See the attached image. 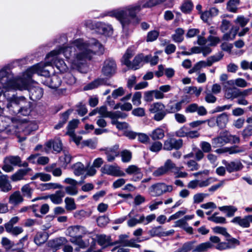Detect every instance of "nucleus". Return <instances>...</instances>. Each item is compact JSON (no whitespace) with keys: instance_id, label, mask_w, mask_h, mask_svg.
Masks as SVG:
<instances>
[{"instance_id":"4c0bfd02","label":"nucleus","mask_w":252,"mask_h":252,"mask_svg":"<svg viewBox=\"0 0 252 252\" xmlns=\"http://www.w3.org/2000/svg\"><path fill=\"white\" fill-rule=\"evenodd\" d=\"M239 30L238 27H232L228 32L225 33L222 36V39L224 40H233L235 38L236 35Z\"/></svg>"},{"instance_id":"7c9ffc66","label":"nucleus","mask_w":252,"mask_h":252,"mask_svg":"<svg viewBox=\"0 0 252 252\" xmlns=\"http://www.w3.org/2000/svg\"><path fill=\"white\" fill-rule=\"evenodd\" d=\"M11 81V75L6 69H3L0 70V83L3 87L6 89H8L9 85H8Z\"/></svg>"},{"instance_id":"423d86ee","label":"nucleus","mask_w":252,"mask_h":252,"mask_svg":"<svg viewBox=\"0 0 252 252\" xmlns=\"http://www.w3.org/2000/svg\"><path fill=\"white\" fill-rule=\"evenodd\" d=\"M34 74L47 76L49 74V69L46 68L44 63H40L28 68L23 75L31 83L32 77Z\"/></svg>"},{"instance_id":"bb28decb","label":"nucleus","mask_w":252,"mask_h":252,"mask_svg":"<svg viewBox=\"0 0 252 252\" xmlns=\"http://www.w3.org/2000/svg\"><path fill=\"white\" fill-rule=\"evenodd\" d=\"M0 189L4 192H7L12 189V186L9 182L7 175H0Z\"/></svg>"},{"instance_id":"b1692460","label":"nucleus","mask_w":252,"mask_h":252,"mask_svg":"<svg viewBox=\"0 0 252 252\" xmlns=\"http://www.w3.org/2000/svg\"><path fill=\"white\" fill-rule=\"evenodd\" d=\"M47 149L46 151L49 150L53 147L54 151L59 153L63 149V144L59 138L54 139L53 141L50 140L47 142L45 144Z\"/></svg>"},{"instance_id":"393cba45","label":"nucleus","mask_w":252,"mask_h":252,"mask_svg":"<svg viewBox=\"0 0 252 252\" xmlns=\"http://www.w3.org/2000/svg\"><path fill=\"white\" fill-rule=\"evenodd\" d=\"M1 244L3 248L8 252H14L17 250V244L7 237L1 238Z\"/></svg>"},{"instance_id":"4be33fe9","label":"nucleus","mask_w":252,"mask_h":252,"mask_svg":"<svg viewBox=\"0 0 252 252\" xmlns=\"http://www.w3.org/2000/svg\"><path fill=\"white\" fill-rule=\"evenodd\" d=\"M127 237L128 236L126 235H120L119 240L117 241H115L114 243V245L120 244L122 246L125 247H131L133 248L140 247V245L136 244L134 242V240L132 239L130 240H127L126 239L127 238Z\"/></svg>"},{"instance_id":"39448f33","label":"nucleus","mask_w":252,"mask_h":252,"mask_svg":"<svg viewBox=\"0 0 252 252\" xmlns=\"http://www.w3.org/2000/svg\"><path fill=\"white\" fill-rule=\"evenodd\" d=\"M59 55V50H53L47 55L46 61L44 63L45 67L50 66L54 64L61 72H66L68 70V67L63 60L58 58Z\"/></svg>"},{"instance_id":"a211bd4d","label":"nucleus","mask_w":252,"mask_h":252,"mask_svg":"<svg viewBox=\"0 0 252 252\" xmlns=\"http://www.w3.org/2000/svg\"><path fill=\"white\" fill-rule=\"evenodd\" d=\"M119 145L116 144L111 148H106L105 149H101L100 151H104V153L106 156L107 160L108 162L113 161L116 157L119 155L118 150Z\"/></svg>"},{"instance_id":"e2e57ef3","label":"nucleus","mask_w":252,"mask_h":252,"mask_svg":"<svg viewBox=\"0 0 252 252\" xmlns=\"http://www.w3.org/2000/svg\"><path fill=\"white\" fill-rule=\"evenodd\" d=\"M190 171H196L199 169L200 166L194 160H189L185 163Z\"/></svg>"},{"instance_id":"6e6552de","label":"nucleus","mask_w":252,"mask_h":252,"mask_svg":"<svg viewBox=\"0 0 252 252\" xmlns=\"http://www.w3.org/2000/svg\"><path fill=\"white\" fill-rule=\"evenodd\" d=\"M21 162V159L18 156H6L3 159L1 168L5 172H11L14 170V166H20Z\"/></svg>"},{"instance_id":"f8f14e48","label":"nucleus","mask_w":252,"mask_h":252,"mask_svg":"<svg viewBox=\"0 0 252 252\" xmlns=\"http://www.w3.org/2000/svg\"><path fill=\"white\" fill-rule=\"evenodd\" d=\"M224 90V96L227 99H233L240 96V90L234 87V86H230L227 84V81L222 83Z\"/></svg>"},{"instance_id":"f03ea898","label":"nucleus","mask_w":252,"mask_h":252,"mask_svg":"<svg viewBox=\"0 0 252 252\" xmlns=\"http://www.w3.org/2000/svg\"><path fill=\"white\" fill-rule=\"evenodd\" d=\"M154 0H141L137 3L114 9L108 12L107 15L116 18L123 28L127 27L137 20V13L143 8L156 6Z\"/></svg>"},{"instance_id":"052dcab7","label":"nucleus","mask_w":252,"mask_h":252,"mask_svg":"<svg viewBox=\"0 0 252 252\" xmlns=\"http://www.w3.org/2000/svg\"><path fill=\"white\" fill-rule=\"evenodd\" d=\"M120 155L122 157V160L124 162H129L131 159L132 154L127 150H123L120 153Z\"/></svg>"},{"instance_id":"c85d7f7f","label":"nucleus","mask_w":252,"mask_h":252,"mask_svg":"<svg viewBox=\"0 0 252 252\" xmlns=\"http://www.w3.org/2000/svg\"><path fill=\"white\" fill-rule=\"evenodd\" d=\"M24 198L19 191H15L9 197L8 202L13 205H17L22 203Z\"/></svg>"},{"instance_id":"680f3d73","label":"nucleus","mask_w":252,"mask_h":252,"mask_svg":"<svg viewBox=\"0 0 252 252\" xmlns=\"http://www.w3.org/2000/svg\"><path fill=\"white\" fill-rule=\"evenodd\" d=\"M78 123L79 121L77 120H73L69 122L67 133L72 136L74 134V129L77 126Z\"/></svg>"},{"instance_id":"f257e3e1","label":"nucleus","mask_w":252,"mask_h":252,"mask_svg":"<svg viewBox=\"0 0 252 252\" xmlns=\"http://www.w3.org/2000/svg\"><path fill=\"white\" fill-rule=\"evenodd\" d=\"M55 50H59L60 55H64L72 68L77 69L87 61L92 60L95 56L102 54L104 49L102 45L94 38L88 40L79 38L73 41L71 46L59 47Z\"/></svg>"},{"instance_id":"3c124183","label":"nucleus","mask_w":252,"mask_h":252,"mask_svg":"<svg viewBox=\"0 0 252 252\" xmlns=\"http://www.w3.org/2000/svg\"><path fill=\"white\" fill-rule=\"evenodd\" d=\"M73 169L74 174L77 176L83 174L85 171V166L81 162H77L74 164Z\"/></svg>"},{"instance_id":"72a5a7b5","label":"nucleus","mask_w":252,"mask_h":252,"mask_svg":"<svg viewBox=\"0 0 252 252\" xmlns=\"http://www.w3.org/2000/svg\"><path fill=\"white\" fill-rule=\"evenodd\" d=\"M217 126L220 128H224L228 122V116L225 113L220 114L216 119Z\"/></svg>"},{"instance_id":"864d4df0","label":"nucleus","mask_w":252,"mask_h":252,"mask_svg":"<svg viewBox=\"0 0 252 252\" xmlns=\"http://www.w3.org/2000/svg\"><path fill=\"white\" fill-rule=\"evenodd\" d=\"M159 60L158 57L155 55L152 56L151 55L145 56V63H150L151 65H155L158 64Z\"/></svg>"},{"instance_id":"09e8293b","label":"nucleus","mask_w":252,"mask_h":252,"mask_svg":"<svg viewBox=\"0 0 252 252\" xmlns=\"http://www.w3.org/2000/svg\"><path fill=\"white\" fill-rule=\"evenodd\" d=\"M47 235L45 233L38 232L34 237V242L37 245L44 243L47 240Z\"/></svg>"},{"instance_id":"1a4fd4ad","label":"nucleus","mask_w":252,"mask_h":252,"mask_svg":"<svg viewBox=\"0 0 252 252\" xmlns=\"http://www.w3.org/2000/svg\"><path fill=\"white\" fill-rule=\"evenodd\" d=\"M178 169L176 164L170 159L165 160L162 166L158 168L153 172L154 177H160L168 174L169 172Z\"/></svg>"},{"instance_id":"c9c22d12","label":"nucleus","mask_w":252,"mask_h":252,"mask_svg":"<svg viewBox=\"0 0 252 252\" xmlns=\"http://www.w3.org/2000/svg\"><path fill=\"white\" fill-rule=\"evenodd\" d=\"M106 81L103 79H97L84 87L85 90H89L95 89L99 86L106 85Z\"/></svg>"},{"instance_id":"ea45409f","label":"nucleus","mask_w":252,"mask_h":252,"mask_svg":"<svg viewBox=\"0 0 252 252\" xmlns=\"http://www.w3.org/2000/svg\"><path fill=\"white\" fill-rule=\"evenodd\" d=\"M133 55V51L131 48L127 49L122 59V63L128 67L131 63L129 60Z\"/></svg>"},{"instance_id":"f704fd0d","label":"nucleus","mask_w":252,"mask_h":252,"mask_svg":"<svg viewBox=\"0 0 252 252\" xmlns=\"http://www.w3.org/2000/svg\"><path fill=\"white\" fill-rule=\"evenodd\" d=\"M133 211H131L128 215V216L130 219L127 221V225L129 227H133L138 223H141L144 222L145 220V217L143 215L140 216L139 219L135 218H132Z\"/></svg>"},{"instance_id":"5701e85b","label":"nucleus","mask_w":252,"mask_h":252,"mask_svg":"<svg viewBox=\"0 0 252 252\" xmlns=\"http://www.w3.org/2000/svg\"><path fill=\"white\" fill-rule=\"evenodd\" d=\"M143 63H145V56L142 54H138L134 57L128 68L133 70L138 69L143 65Z\"/></svg>"},{"instance_id":"338daca9","label":"nucleus","mask_w":252,"mask_h":252,"mask_svg":"<svg viewBox=\"0 0 252 252\" xmlns=\"http://www.w3.org/2000/svg\"><path fill=\"white\" fill-rule=\"evenodd\" d=\"M226 243L228 246H230V249L235 247L236 246L239 245V241L236 239L232 237L229 234V236H226Z\"/></svg>"},{"instance_id":"aec40b11","label":"nucleus","mask_w":252,"mask_h":252,"mask_svg":"<svg viewBox=\"0 0 252 252\" xmlns=\"http://www.w3.org/2000/svg\"><path fill=\"white\" fill-rule=\"evenodd\" d=\"M96 32L99 34H104L105 36H111L113 33L112 26L102 23L96 24Z\"/></svg>"},{"instance_id":"bf43d9fd","label":"nucleus","mask_w":252,"mask_h":252,"mask_svg":"<svg viewBox=\"0 0 252 252\" xmlns=\"http://www.w3.org/2000/svg\"><path fill=\"white\" fill-rule=\"evenodd\" d=\"M97 108V113L101 116L100 117L111 118L112 112L108 111L106 106H102Z\"/></svg>"},{"instance_id":"a18cd8bd","label":"nucleus","mask_w":252,"mask_h":252,"mask_svg":"<svg viewBox=\"0 0 252 252\" xmlns=\"http://www.w3.org/2000/svg\"><path fill=\"white\" fill-rule=\"evenodd\" d=\"M227 84L230 86H234L241 88H244L248 86V83L242 78H237L236 80H230L227 81Z\"/></svg>"},{"instance_id":"20e7f679","label":"nucleus","mask_w":252,"mask_h":252,"mask_svg":"<svg viewBox=\"0 0 252 252\" xmlns=\"http://www.w3.org/2000/svg\"><path fill=\"white\" fill-rule=\"evenodd\" d=\"M86 228L81 225H72L67 228L65 231L66 236L70 237L69 241L71 243L78 246L82 249L87 248L88 243L84 241L82 237L87 233Z\"/></svg>"},{"instance_id":"774afa93","label":"nucleus","mask_w":252,"mask_h":252,"mask_svg":"<svg viewBox=\"0 0 252 252\" xmlns=\"http://www.w3.org/2000/svg\"><path fill=\"white\" fill-rule=\"evenodd\" d=\"M159 35V32L155 30L149 32L147 35L146 41L147 42H153L156 40Z\"/></svg>"},{"instance_id":"c03bdc74","label":"nucleus","mask_w":252,"mask_h":252,"mask_svg":"<svg viewBox=\"0 0 252 252\" xmlns=\"http://www.w3.org/2000/svg\"><path fill=\"white\" fill-rule=\"evenodd\" d=\"M239 3V0H229L227 3L226 9L229 12L236 13Z\"/></svg>"},{"instance_id":"58836bf2","label":"nucleus","mask_w":252,"mask_h":252,"mask_svg":"<svg viewBox=\"0 0 252 252\" xmlns=\"http://www.w3.org/2000/svg\"><path fill=\"white\" fill-rule=\"evenodd\" d=\"M164 135V130L160 127H157L154 129L150 134V136L153 140L162 139Z\"/></svg>"},{"instance_id":"4d7b16f0","label":"nucleus","mask_w":252,"mask_h":252,"mask_svg":"<svg viewBox=\"0 0 252 252\" xmlns=\"http://www.w3.org/2000/svg\"><path fill=\"white\" fill-rule=\"evenodd\" d=\"M67 242L64 237H60L52 240L51 242V246L55 248H58Z\"/></svg>"},{"instance_id":"13d9d810","label":"nucleus","mask_w":252,"mask_h":252,"mask_svg":"<svg viewBox=\"0 0 252 252\" xmlns=\"http://www.w3.org/2000/svg\"><path fill=\"white\" fill-rule=\"evenodd\" d=\"M42 189L49 190L51 189H63V187L61 185L58 183H45L42 184Z\"/></svg>"},{"instance_id":"2f4dec72","label":"nucleus","mask_w":252,"mask_h":252,"mask_svg":"<svg viewBox=\"0 0 252 252\" xmlns=\"http://www.w3.org/2000/svg\"><path fill=\"white\" fill-rule=\"evenodd\" d=\"M231 222L243 228H248L250 226V224L248 222L246 216L243 218L239 216L235 217L231 220Z\"/></svg>"},{"instance_id":"8fccbe9b","label":"nucleus","mask_w":252,"mask_h":252,"mask_svg":"<svg viewBox=\"0 0 252 252\" xmlns=\"http://www.w3.org/2000/svg\"><path fill=\"white\" fill-rule=\"evenodd\" d=\"M65 209L67 211H72L76 208L74 200L73 198L67 197L64 199Z\"/></svg>"},{"instance_id":"f3484780","label":"nucleus","mask_w":252,"mask_h":252,"mask_svg":"<svg viewBox=\"0 0 252 252\" xmlns=\"http://www.w3.org/2000/svg\"><path fill=\"white\" fill-rule=\"evenodd\" d=\"M229 137L228 132L224 131L220 132L219 135L212 139V143L215 148L220 147L229 143Z\"/></svg>"},{"instance_id":"a19ab883","label":"nucleus","mask_w":252,"mask_h":252,"mask_svg":"<svg viewBox=\"0 0 252 252\" xmlns=\"http://www.w3.org/2000/svg\"><path fill=\"white\" fill-rule=\"evenodd\" d=\"M213 247V245L209 242L201 243L195 247L192 250L193 252H205Z\"/></svg>"},{"instance_id":"603ef678","label":"nucleus","mask_w":252,"mask_h":252,"mask_svg":"<svg viewBox=\"0 0 252 252\" xmlns=\"http://www.w3.org/2000/svg\"><path fill=\"white\" fill-rule=\"evenodd\" d=\"M5 228L7 233L15 236L22 233L24 231L22 227L20 226L8 227Z\"/></svg>"},{"instance_id":"9d476101","label":"nucleus","mask_w":252,"mask_h":252,"mask_svg":"<svg viewBox=\"0 0 252 252\" xmlns=\"http://www.w3.org/2000/svg\"><path fill=\"white\" fill-rule=\"evenodd\" d=\"M165 106L161 102H155L151 105L149 111L155 113L154 119L156 121L162 120L166 114Z\"/></svg>"},{"instance_id":"473e14b6","label":"nucleus","mask_w":252,"mask_h":252,"mask_svg":"<svg viewBox=\"0 0 252 252\" xmlns=\"http://www.w3.org/2000/svg\"><path fill=\"white\" fill-rule=\"evenodd\" d=\"M219 209L225 213L226 216L229 218L233 217L238 210L236 207L231 205L219 207Z\"/></svg>"},{"instance_id":"6e6d98bb","label":"nucleus","mask_w":252,"mask_h":252,"mask_svg":"<svg viewBox=\"0 0 252 252\" xmlns=\"http://www.w3.org/2000/svg\"><path fill=\"white\" fill-rule=\"evenodd\" d=\"M249 19L243 15H239L234 20V22L236 24H238L241 27L243 28L249 23Z\"/></svg>"},{"instance_id":"9b49d317","label":"nucleus","mask_w":252,"mask_h":252,"mask_svg":"<svg viewBox=\"0 0 252 252\" xmlns=\"http://www.w3.org/2000/svg\"><path fill=\"white\" fill-rule=\"evenodd\" d=\"M30 82L24 78V75L22 77L17 78L11 80L8 83V89H13L15 90H19L20 91L27 90Z\"/></svg>"},{"instance_id":"5fc2aeb1","label":"nucleus","mask_w":252,"mask_h":252,"mask_svg":"<svg viewBox=\"0 0 252 252\" xmlns=\"http://www.w3.org/2000/svg\"><path fill=\"white\" fill-rule=\"evenodd\" d=\"M32 191L33 190L31 188L29 184L25 185L21 188V191L23 193V195L28 198H31L32 197Z\"/></svg>"},{"instance_id":"e433bc0d","label":"nucleus","mask_w":252,"mask_h":252,"mask_svg":"<svg viewBox=\"0 0 252 252\" xmlns=\"http://www.w3.org/2000/svg\"><path fill=\"white\" fill-rule=\"evenodd\" d=\"M185 32L182 28H179L175 30V33L172 35L173 40L176 43H181L184 40Z\"/></svg>"},{"instance_id":"0eeeda50","label":"nucleus","mask_w":252,"mask_h":252,"mask_svg":"<svg viewBox=\"0 0 252 252\" xmlns=\"http://www.w3.org/2000/svg\"><path fill=\"white\" fill-rule=\"evenodd\" d=\"M173 189V187L172 185H167L164 183H158L152 185L149 188V192L151 196L157 197L166 192H171Z\"/></svg>"},{"instance_id":"37998d69","label":"nucleus","mask_w":252,"mask_h":252,"mask_svg":"<svg viewBox=\"0 0 252 252\" xmlns=\"http://www.w3.org/2000/svg\"><path fill=\"white\" fill-rule=\"evenodd\" d=\"M193 5L190 0H185L180 6V9L182 12L187 14L191 12Z\"/></svg>"},{"instance_id":"7ed1b4c3","label":"nucleus","mask_w":252,"mask_h":252,"mask_svg":"<svg viewBox=\"0 0 252 252\" xmlns=\"http://www.w3.org/2000/svg\"><path fill=\"white\" fill-rule=\"evenodd\" d=\"M32 103L24 96L14 97L7 104V108L12 115L20 114L28 116L31 111Z\"/></svg>"},{"instance_id":"69168bd1","label":"nucleus","mask_w":252,"mask_h":252,"mask_svg":"<svg viewBox=\"0 0 252 252\" xmlns=\"http://www.w3.org/2000/svg\"><path fill=\"white\" fill-rule=\"evenodd\" d=\"M97 242L100 246H102L103 247H105L109 245V237L103 235L98 236Z\"/></svg>"},{"instance_id":"de8ad7c7","label":"nucleus","mask_w":252,"mask_h":252,"mask_svg":"<svg viewBox=\"0 0 252 252\" xmlns=\"http://www.w3.org/2000/svg\"><path fill=\"white\" fill-rule=\"evenodd\" d=\"M195 241H189L184 243L182 247L174 252H189L193 250Z\"/></svg>"},{"instance_id":"2eb2a0df","label":"nucleus","mask_w":252,"mask_h":252,"mask_svg":"<svg viewBox=\"0 0 252 252\" xmlns=\"http://www.w3.org/2000/svg\"><path fill=\"white\" fill-rule=\"evenodd\" d=\"M116 64L112 59H108L105 61L102 69V72L104 75L110 77L116 72Z\"/></svg>"},{"instance_id":"4468645a","label":"nucleus","mask_w":252,"mask_h":252,"mask_svg":"<svg viewBox=\"0 0 252 252\" xmlns=\"http://www.w3.org/2000/svg\"><path fill=\"white\" fill-rule=\"evenodd\" d=\"M101 170L103 173L113 176H125V172L122 171L120 167L117 165H105L101 168Z\"/></svg>"},{"instance_id":"6ab92c4d","label":"nucleus","mask_w":252,"mask_h":252,"mask_svg":"<svg viewBox=\"0 0 252 252\" xmlns=\"http://www.w3.org/2000/svg\"><path fill=\"white\" fill-rule=\"evenodd\" d=\"M223 163L225 165L226 170L229 173L240 171L244 168L242 163L239 160H235L230 162L224 160Z\"/></svg>"},{"instance_id":"79ce46f5","label":"nucleus","mask_w":252,"mask_h":252,"mask_svg":"<svg viewBox=\"0 0 252 252\" xmlns=\"http://www.w3.org/2000/svg\"><path fill=\"white\" fill-rule=\"evenodd\" d=\"M228 153L230 155L241 154L246 152V148L244 146L234 145L228 147Z\"/></svg>"},{"instance_id":"dca6fc26","label":"nucleus","mask_w":252,"mask_h":252,"mask_svg":"<svg viewBox=\"0 0 252 252\" xmlns=\"http://www.w3.org/2000/svg\"><path fill=\"white\" fill-rule=\"evenodd\" d=\"M50 71L48 76H45V79L43 80V83L52 89H57L61 85L62 81L61 78L56 75L50 76Z\"/></svg>"},{"instance_id":"0e129e2a","label":"nucleus","mask_w":252,"mask_h":252,"mask_svg":"<svg viewBox=\"0 0 252 252\" xmlns=\"http://www.w3.org/2000/svg\"><path fill=\"white\" fill-rule=\"evenodd\" d=\"M65 193L67 194L74 196L78 194V190L77 186H68L64 188Z\"/></svg>"},{"instance_id":"c756f323","label":"nucleus","mask_w":252,"mask_h":252,"mask_svg":"<svg viewBox=\"0 0 252 252\" xmlns=\"http://www.w3.org/2000/svg\"><path fill=\"white\" fill-rule=\"evenodd\" d=\"M65 196V192L63 190H59L55 193L48 196L51 201L55 204H60L63 202V198Z\"/></svg>"},{"instance_id":"a878e982","label":"nucleus","mask_w":252,"mask_h":252,"mask_svg":"<svg viewBox=\"0 0 252 252\" xmlns=\"http://www.w3.org/2000/svg\"><path fill=\"white\" fill-rule=\"evenodd\" d=\"M185 102V100L182 99L180 101L175 103L173 101H170L167 105L166 112L173 113L179 111L182 107V104Z\"/></svg>"},{"instance_id":"cd10ccee","label":"nucleus","mask_w":252,"mask_h":252,"mask_svg":"<svg viewBox=\"0 0 252 252\" xmlns=\"http://www.w3.org/2000/svg\"><path fill=\"white\" fill-rule=\"evenodd\" d=\"M126 172L128 174H133L136 175V177H134L132 178V180L134 181H137L139 179H141L142 174L141 172V170L137 166L134 165H129L127 168L126 169Z\"/></svg>"},{"instance_id":"ddd939ff","label":"nucleus","mask_w":252,"mask_h":252,"mask_svg":"<svg viewBox=\"0 0 252 252\" xmlns=\"http://www.w3.org/2000/svg\"><path fill=\"white\" fill-rule=\"evenodd\" d=\"M183 145L182 139H176L173 137H169L165 140L163 144V149L171 151L173 149H179Z\"/></svg>"},{"instance_id":"49530a36","label":"nucleus","mask_w":252,"mask_h":252,"mask_svg":"<svg viewBox=\"0 0 252 252\" xmlns=\"http://www.w3.org/2000/svg\"><path fill=\"white\" fill-rule=\"evenodd\" d=\"M25 176L26 171L20 169L11 176L10 179L12 182H15L23 180Z\"/></svg>"},{"instance_id":"412c9836","label":"nucleus","mask_w":252,"mask_h":252,"mask_svg":"<svg viewBox=\"0 0 252 252\" xmlns=\"http://www.w3.org/2000/svg\"><path fill=\"white\" fill-rule=\"evenodd\" d=\"M28 90L29 92L30 98L33 101L40 99L43 95V90L38 86L30 87L28 88Z\"/></svg>"}]
</instances>
